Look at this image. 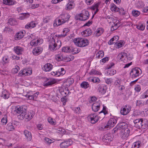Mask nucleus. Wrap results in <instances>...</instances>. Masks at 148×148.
I'll return each instance as SVG.
<instances>
[{
    "mask_svg": "<svg viewBox=\"0 0 148 148\" xmlns=\"http://www.w3.org/2000/svg\"><path fill=\"white\" fill-rule=\"evenodd\" d=\"M16 111L17 113L19 114L18 116L21 120H22L25 118L29 121L33 118L35 115V112L32 110H30L26 112V110L22 107H16Z\"/></svg>",
    "mask_w": 148,
    "mask_h": 148,
    "instance_id": "f257e3e1",
    "label": "nucleus"
},
{
    "mask_svg": "<svg viewBox=\"0 0 148 148\" xmlns=\"http://www.w3.org/2000/svg\"><path fill=\"white\" fill-rule=\"evenodd\" d=\"M49 49L51 51H54L59 49L61 45V42L56 36L50 38L48 41Z\"/></svg>",
    "mask_w": 148,
    "mask_h": 148,
    "instance_id": "f03ea898",
    "label": "nucleus"
},
{
    "mask_svg": "<svg viewBox=\"0 0 148 148\" xmlns=\"http://www.w3.org/2000/svg\"><path fill=\"white\" fill-rule=\"evenodd\" d=\"M70 17V14L65 12L62 13L56 19L53 23L54 27L60 26L68 21Z\"/></svg>",
    "mask_w": 148,
    "mask_h": 148,
    "instance_id": "7ed1b4c3",
    "label": "nucleus"
},
{
    "mask_svg": "<svg viewBox=\"0 0 148 148\" xmlns=\"http://www.w3.org/2000/svg\"><path fill=\"white\" fill-rule=\"evenodd\" d=\"M75 44L80 47H84L87 46L89 44L88 40L82 38H77L73 40Z\"/></svg>",
    "mask_w": 148,
    "mask_h": 148,
    "instance_id": "20e7f679",
    "label": "nucleus"
},
{
    "mask_svg": "<svg viewBox=\"0 0 148 148\" xmlns=\"http://www.w3.org/2000/svg\"><path fill=\"white\" fill-rule=\"evenodd\" d=\"M29 39L32 40L30 42L31 46H36L41 44L43 42L42 39L40 38L36 39L34 34H31L29 36Z\"/></svg>",
    "mask_w": 148,
    "mask_h": 148,
    "instance_id": "39448f33",
    "label": "nucleus"
},
{
    "mask_svg": "<svg viewBox=\"0 0 148 148\" xmlns=\"http://www.w3.org/2000/svg\"><path fill=\"white\" fill-rule=\"evenodd\" d=\"M117 122V119L116 118H110L107 124L104 126L101 127L102 128L103 130L106 129H109L111 127H114Z\"/></svg>",
    "mask_w": 148,
    "mask_h": 148,
    "instance_id": "423d86ee",
    "label": "nucleus"
},
{
    "mask_svg": "<svg viewBox=\"0 0 148 148\" xmlns=\"http://www.w3.org/2000/svg\"><path fill=\"white\" fill-rule=\"evenodd\" d=\"M102 6V4L100 1L95 2L91 7V9L94 15L99 11L100 9Z\"/></svg>",
    "mask_w": 148,
    "mask_h": 148,
    "instance_id": "0eeeda50",
    "label": "nucleus"
},
{
    "mask_svg": "<svg viewBox=\"0 0 148 148\" xmlns=\"http://www.w3.org/2000/svg\"><path fill=\"white\" fill-rule=\"evenodd\" d=\"M89 17V14L88 11L84 10L82 11L81 13L77 15V18L81 21H85Z\"/></svg>",
    "mask_w": 148,
    "mask_h": 148,
    "instance_id": "6e6552de",
    "label": "nucleus"
},
{
    "mask_svg": "<svg viewBox=\"0 0 148 148\" xmlns=\"http://www.w3.org/2000/svg\"><path fill=\"white\" fill-rule=\"evenodd\" d=\"M88 119L91 123L95 124L100 119L99 117L96 114H91L88 116Z\"/></svg>",
    "mask_w": 148,
    "mask_h": 148,
    "instance_id": "1a4fd4ad",
    "label": "nucleus"
},
{
    "mask_svg": "<svg viewBox=\"0 0 148 148\" xmlns=\"http://www.w3.org/2000/svg\"><path fill=\"white\" fill-rule=\"evenodd\" d=\"M131 107L129 105H126L122 107L120 110V113L123 115L128 114L131 110Z\"/></svg>",
    "mask_w": 148,
    "mask_h": 148,
    "instance_id": "9d476101",
    "label": "nucleus"
},
{
    "mask_svg": "<svg viewBox=\"0 0 148 148\" xmlns=\"http://www.w3.org/2000/svg\"><path fill=\"white\" fill-rule=\"evenodd\" d=\"M39 94V92L34 93L31 91L28 92L25 96L29 99L35 100L37 98Z\"/></svg>",
    "mask_w": 148,
    "mask_h": 148,
    "instance_id": "9b49d317",
    "label": "nucleus"
},
{
    "mask_svg": "<svg viewBox=\"0 0 148 148\" xmlns=\"http://www.w3.org/2000/svg\"><path fill=\"white\" fill-rule=\"evenodd\" d=\"M141 73V70L138 67L133 69L131 72L130 74L133 78L138 77Z\"/></svg>",
    "mask_w": 148,
    "mask_h": 148,
    "instance_id": "f8f14e48",
    "label": "nucleus"
},
{
    "mask_svg": "<svg viewBox=\"0 0 148 148\" xmlns=\"http://www.w3.org/2000/svg\"><path fill=\"white\" fill-rule=\"evenodd\" d=\"M111 23L112 27L111 28V30L112 31L117 29L120 26L119 21L116 18H113Z\"/></svg>",
    "mask_w": 148,
    "mask_h": 148,
    "instance_id": "ddd939ff",
    "label": "nucleus"
},
{
    "mask_svg": "<svg viewBox=\"0 0 148 148\" xmlns=\"http://www.w3.org/2000/svg\"><path fill=\"white\" fill-rule=\"evenodd\" d=\"M117 58L119 60L123 61L124 62H126L128 59L127 54L124 52L119 53L117 56Z\"/></svg>",
    "mask_w": 148,
    "mask_h": 148,
    "instance_id": "4468645a",
    "label": "nucleus"
},
{
    "mask_svg": "<svg viewBox=\"0 0 148 148\" xmlns=\"http://www.w3.org/2000/svg\"><path fill=\"white\" fill-rule=\"evenodd\" d=\"M32 73V70L31 69H25L20 71L18 73V75L20 76L29 75Z\"/></svg>",
    "mask_w": 148,
    "mask_h": 148,
    "instance_id": "2eb2a0df",
    "label": "nucleus"
},
{
    "mask_svg": "<svg viewBox=\"0 0 148 148\" xmlns=\"http://www.w3.org/2000/svg\"><path fill=\"white\" fill-rule=\"evenodd\" d=\"M121 131V136L123 139H126L129 135L130 130L128 128L122 130Z\"/></svg>",
    "mask_w": 148,
    "mask_h": 148,
    "instance_id": "dca6fc26",
    "label": "nucleus"
},
{
    "mask_svg": "<svg viewBox=\"0 0 148 148\" xmlns=\"http://www.w3.org/2000/svg\"><path fill=\"white\" fill-rule=\"evenodd\" d=\"M59 82V81L56 79L53 78H50L49 79L46 83L44 84V86H50L54 84H56Z\"/></svg>",
    "mask_w": 148,
    "mask_h": 148,
    "instance_id": "f3484780",
    "label": "nucleus"
},
{
    "mask_svg": "<svg viewBox=\"0 0 148 148\" xmlns=\"http://www.w3.org/2000/svg\"><path fill=\"white\" fill-rule=\"evenodd\" d=\"M24 50V49L23 47L18 46L14 47L13 48L14 51L18 55L22 54Z\"/></svg>",
    "mask_w": 148,
    "mask_h": 148,
    "instance_id": "a211bd4d",
    "label": "nucleus"
},
{
    "mask_svg": "<svg viewBox=\"0 0 148 148\" xmlns=\"http://www.w3.org/2000/svg\"><path fill=\"white\" fill-rule=\"evenodd\" d=\"M72 143V140L70 139H69L61 143L60 144V146L61 148H66L68 146L70 145Z\"/></svg>",
    "mask_w": 148,
    "mask_h": 148,
    "instance_id": "6ab92c4d",
    "label": "nucleus"
},
{
    "mask_svg": "<svg viewBox=\"0 0 148 148\" xmlns=\"http://www.w3.org/2000/svg\"><path fill=\"white\" fill-rule=\"evenodd\" d=\"M74 0H69V3L66 4L65 9L67 10H70L73 9L75 5Z\"/></svg>",
    "mask_w": 148,
    "mask_h": 148,
    "instance_id": "aec40b11",
    "label": "nucleus"
},
{
    "mask_svg": "<svg viewBox=\"0 0 148 148\" xmlns=\"http://www.w3.org/2000/svg\"><path fill=\"white\" fill-rule=\"evenodd\" d=\"M53 65L49 63H47L45 64L42 68V70L46 72L51 71L53 68Z\"/></svg>",
    "mask_w": 148,
    "mask_h": 148,
    "instance_id": "412c9836",
    "label": "nucleus"
},
{
    "mask_svg": "<svg viewBox=\"0 0 148 148\" xmlns=\"http://www.w3.org/2000/svg\"><path fill=\"white\" fill-rule=\"evenodd\" d=\"M107 89L106 86L104 84L99 85L98 88L99 92L102 95L105 93Z\"/></svg>",
    "mask_w": 148,
    "mask_h": 148,
    "instance_id": "4be33fe9",
    "label": "nucleus"
},
{
    "mask_svg": "<svg viewBox=\"0 0 148 148\" xmlns=\"http://www.w3.org/2000/svg\"><path fill=\"white\" fill-rule=\"evenodd\" d=\"M42 48L40 47H37L34 49L32 50L33 54L35 56H38L42 53Z\"/></svg>",
    "mask_w": 148,
    "mask_h": 148,
    "instance_id": "5701e85b",
    "label": "nucleus"
},
{
    "mask_svg": "<svg viewBox=\"0 0 148 148\" xmlns=\"http://www.w3.org/2000/svg\"><path fill=\"white\" fill-rule=\"evenodd\" d=\"M23 134L25 136L27 141H30L32 139V135L31 133L27 130H25Z\"/></svg>",
    "mask_w": 148,
    "mask_h": 148,
    "instance_id": "b1692460",
    "label": "nucleus"
},
{
    "mask_svg": "<svg viewBox=\"0 0 148 148\" xmlns=\"http://www.w3.org/2000/svg\"><path fill=\"white\" fill-rule=\"evenodd\" d=\"M100 104L99 102L94 103L92 105V109L94 112H97L99 109Z\"/></svg>",
    "mask_w": 148,
    "mask_h": 148,
    "instance_id": "393cba45",
    "label": "nucleus"
},
{
    "mask_svg": "<svg viewBox=\"0 0 148 148\" xmlns=\"http://www.w3.org/2000/svg\"><path fill=\"white\" fill-rule=\"evenodd\" d=\"M92 33V30L90 29H87L82 32L81 34L83 37H85L89 36Z\"/></svg>",
    "mask_w": 148,
    "mask_h": 148,
    "instance_id": "a878e982",
    "label": "nucleus"
},
{
    "mask_svg": "<svg viewBox=\"0 0 148 148\" xmlns=\"http://www.w3.org/2000/svg\"><path fill=\"white\" fill-rule=\"evenodd\" d=\"M104 31V29L102 27L97 29L95 32V35L96 37H99L101 36Z\"/></svg>",
    "mask_w": 148,
    "mask_h": 148,
    "instance_id": "bb28decb",
    "label": "nucleus"
},
{
    "mask_svg": "<svg viewBox=\"0 0 148 148\" xmlns=\"http://www.w3.org/2000/svg\"><path fill=\"white\" fill-rule=\"evenodd\" d=\"M25 33V31H21L17 33L15 35L16 40H18L21 39L24 36Z\"/></svg>",
    "mask_w": 148,
    "mask_h": 148,
    "instance_id": "cd10ccee",
    "label": "nucleus"
},
{
    "mask_svg": "<svg viewBox=\"0 0 148 148\" xmlns=\"http://www.w3.org/2000/svg\"><path fill=\"white\" fill-rule=\"evenodd\" d=\"M112 137L110 134H107L105 135L103 138V141L106 143L110 142L112 140Z\"/></svg>",
    "mask_w": 148,
    "mask_h": 148,
    "instance_id": "c85d7f7f",
    "label": "nucleus"
},
{
    "mask_svg": "<svg viewBox=\"0 0 148 148\" xmlns=\"http://www.w3.org/2000/svg\"><path fill=\"white\" fill-rule=\"evenodd\" d=\"M9 93L6 90H4L3 91L1 95V97L3 98L4 99H8L9 98Z\"/></svg>",
    "mask_w": 148,
    "mask_h": 148,
    "instance_id": "c756f323",
    "label": "nucleus"
},
{
    "mask_svg": "<svg viewBox=\"0 0 148 148\" xmlns=\"http://www.w3.org/2000/svg\"><path fill=\"white\" fill-rule=\"evenodd\" d=\"M55 58L58 61H63L64 58L62 53L61 52H58V53L55 55Z\"/></svg>",
    "mask_w": 148,
    "mask_h": 148,
    "instance_id": "7c9ffc66",
    "label": "nucleus"
},
{
    "mask_svg": "<svg viewBox=\"0 0 148 148\" xmlns=\"http://www.w3.org/2000/svg\"><path fill=\"white\" fill-rule=\"evenodd\" d=\"M62 51L63 52L70 53H71L73 52V48L72 47H64L62 48Z\"/></svg>",
    "mask_w": 148,
    "mask_h": 148,
    "instance_id": "2f4dec72",
    "label": "nucleus"
},
{
    "mask_svg": "<svg viewBox=\"0 0 148 148\" xmlns=\"http://www.w3.org/2000/svg\"><path fill=\"white\" fill-rule=\"evenodd\" d=\"M119 36H114L109 41L108 43L109 45H112L113 43H116L119 40Z\"/></svg>",
    "mask_w": 148,
    "mask_h": 148,
    "instance_id": "473e14b6",
    "label": "nucleus"
},
{
    "mask_svg": "<svg viewBox=\"0 0 148 148\" xmlns=\"http://www.w3.org/2000/svg\"><path fill=\"white\" fill-rule=\"evenodd\" d=\"M2 2L3 4L9 6L13 5L15 3L13 0H3Z\"/></svg>",
    "mask_w": 148,
    "mask_h": 148,
    "instance_id": "72a5a7b5",
    "label": "nucleus"
},
{
    "mask_svg": "<svg viewBox=\"0 0 148 148\" xmlns=\"http://www.w3.org/2000/svg\"><path fill=\"white\" fill-rule=\"evenodd\" d=\"M36 25L35 22L32 21L30 23H27L25 26V28L27 29H30L34 28Z\"/></svg>",
    "mask_w": 148,
    "mask_h": 148,
    "instance_id": "f704fd0d",
    "label": "nucleus"
},
{
    "mask_svg": "<svg viewBox=\"0 0 148 148\" xmlns=\"http://www.w3.org/2000/svg\"><path fill=\"white\" fill-rule=\"evenodd\" d=\"M119 128L121 130L123 129H126L128 128L127 124L124 122H121L118 124V126Z\"/></svg>",
    "mask_w": 148,
    "mask_h": 148,
    "instance_id": "c9c22d12",
    "label": "nucleus"
},
{
    "mask_svg": "<svg viewBox=\"0 0 148 148\" xmlns=\"http://www.w3.org/2000/svg\"><path fill=\"white\" fill-rule=\"evenodd\" d=\"M57 76H59L61 75H63L65 73V71L63 68H61L59 69L57 71Z\"/></svg>",
    "mask_w": 148,
    "mask_h": 148,
    "instance_id": "e433bc0d",
    "label": "nucleus"
},
{
    "mask_svg": "<svg viewBox=\"0 0 148 148\" xmlns=\"http://www.w3.org/2000/svg\"><path fill=\"white\" fill-rule=\"evenodd\" d=\"M88 79L90 81L92 82L95 83H99L100 82V79L96 77H90L88 78Z\"/></svg>",
    "mask_w": 148,
    "mask_h": 148,
    "instance_id": "4c0bfd02",
    "label": "nucleus"
},
{
    "mask_svg": "<svg viewBox=\"0 0 148 148\" xmlns=\"http://www.w3.org/2000/svg\"><path fill=\"white\" fill-rule=\"evenodd\" d=\"M89 74L91 75H101V73L95 69H92L89 73Z\"/></svg>",
    "mask_w": 148,
    "mask_h": 148,
    "instance_id": "58836bf2",
    "label": "nucleus"
},
{
    "mask_svg": "<svg viewBox=\"0 0 148 148\" xmlns=\"http://www.w3.org/2000/svg\"><path fill=\"white\" fill-rule=\"evenodd\" d=\"M110 9L113 12H117L119 10V8L114 4L111 5Z\"/></svg>",
    "mask_w": 148,
    "mask_h": 148,
    "instance_id": "ea45409f",
    "label": "nucleus"
},
{
    "mask_svg": "<svg viewBox=\"0 0 148 148\" xmlns=\"http://www.w3.org/2000/svg\"><path fill=\"white\" fill-rule=\"evenodd\" d=\"M104 55V52L102 51H99L96 55V58H102Z\"/></svg>",
    "mask_w": 148,
    "mask_h": 148,
    "instance_id": "a19ab883",
    "label": "nucleus"
},
{
    "mask_svg": "<svg viewBox=\"0 0 148 148\" xmlns=\"http://www.w3.org/2000/svg\"><path fill=\"white\" fill-rule=\"evenodd\" d=\"M124 45V42L122 41H121L116 43L114 45L116 48L119 49L121 47Z\"/></svg>",
    "mask_w": 148,
    "mask_h": 148,
    "instance_id": "79ce46f5",
    "label": "nucleus"
},
{
    "mask_svg": "<svg viewBox=\"0 0 148 148\" xmlns=\"http://www.w3.org/2000/svg\"><path fill=\"white\" fill-rule=\"evenodd\" d=\"M69 28H64L63 29V34L61 35H59L58 37H60L61 36L65 37L67 35V33L69 32Z\"/></svg>",
    "mask_w": 148,
    "mask_h": 148,
    "instance_id": "37998d69",
    "label": "nucleus"
},
{
    "mask_svg": "<svg viewBox=\"0 0 148 148\" xmlns=\"http://www.w3.org/2000/svg\"><path fill=\"white\" fill-rule=\"evenodd\" d=\"M145 25L141 23H139L136 26L138 29L141 31H143L145 29Z\"/></svg>",
    "mask_w": 148,
    "mask_h": 148,
    "instance_id": "c03bdc74",
    "label": "nucleus"
},
{
    "mask_svg": "<svg viewBox=\"0 0 148 148\" xmlns=\"http://www.w3.org/2000/svg\"><path fill=\"white\" fill-rule=\"evenodd\" d=\"M107 71V74L109 76H112L116 73V71L114 70L109 69Z\"/></svg>",
    "mask_w": 148,
    "mask_h": 148,
    "instance_id": "a18cd8bd",
    "label": "nucleus"
},
{
    "mask_svg": "<svg viewBox=\"0 0 148 148\" xmlns=\"http://www.w3.org/2000/svg\"><path fill=\"white\" fill-rule=\"evenodd\" d=\"M81 87L84 89H86L89 86V85L88 83L86 82H83L80 85Z\"/></svg>",
    "mask_w": 148,
    "mask_h": 148,
    "instance_id": "49530a36",
    "label": "nucleus"
},
{
    "mask_svg": "<svg viewBox=\"0 0 148 148\" xmlns=\"http://www.w3.org/2000/svg\"><path fill=\"white\" fill-rule=\"evenodd\" d=\"M47 120L48 122L51 125H55L56 124V121L51 117H49Z\"/></svg>",
    "mask_w": 148,
    "mask_h": 148,
    "instance_id": "de8ad7c7",
    "label": "nucleus"
},
{
    "mask_svg": "<svg viewBox=\"0 0 148 148\" xmlns=\"http://www.w3.org/2000/svg\"><path fill=\"white\" fill-rule=\"evenodd\" d=\"M148 97V89L147 90L141 95L140 98L142 99H144Z\"/></svg>",
    "mask_w": 148,
    "mask_h": 148,
    "instance_id": "09e8293b",
    "label": "nucleus"
},
{
    "mask_svg": "<svg viewBox=\"0 0 148 148\" xmlns=\"http://www.w3.org/2000/svg\"><path fill=\"white\" fill-rule=\"evenodd\" d=\"M2 61L3 64H6L9 62V57L7 56H4L3 58Z\"/></svg>",
    "mask_w": 148,
    "mask_h": 148,
    "instance_id": "8fccbe9b",
    "label": "nucleus"
},
{
    "mask_svg": "<svg viewBox=\"0 0 148 148\" xmlns=\"http://www.w3.org/2000/svg\"><path fill=\"white\" fill-rule=\"evenodd\" d=\"M9 22L10 25H16L17 23L16 20L13 18H11L10 19Z\"/></svg>",
    "mask_w": 148,
    "mask_h": 148,
    "instance_id": "3c124183",
    "label": "nucleus"
},
{
    "mask_svg": "<svg viewBox=\"0 0 148 148\" xmlns=\"http://www.w3.org/2000/svg\"><path fill=\"white\" fill-rule=\"evenodd\" d=\"M1 122L2 125H5L7 122V116L5 115L2 119Z\"/></svg>",
    "mask_w": 148,
    "mask_h": 148,
    "instance_id": "603ef678",
    "label": "nucleus"
},
{
    "mask_svg": "<svg viewBox=\"0 0 148 148\" xmlns=\"http://www.w3.org/2000/svg\"><path fill=\"white\" fill-rule=\"evenodd\" d=\"M74 82V80L73 78H68L66 81V82L68 84L69 86H70L73 84Z\"/></svg>",
    "mask_w": 148,
    "mask_h": 148,
    "instance_id": "864d4df0",
    "label": "nucleus"
},
{
    "mask_svg": "<svg viewBox=\"0 0 148 148\" xmlns=\"http://www.w3.org/2000/svg\"><path fill=\"white\" fill-rule=\"evenodd\" d=\"M7 129L9 131H11L14 130V128L11 123H8L7 125Z\"/></svg>",
    "mask_w": 148,
    "mask_h": 148,
    "instance_id": "5fc2aeb1",
    "label": "nucleus"
},
{
    "mask_svg": "<svg viewBox=\"0 0 148 148\" xmlns=\"http://www.w3.org/2000/svg\"><path fill=\"white\" fill-rule=\"evenodd\" d=\"M141 142L139 141L134 142L133 145L134 148H138L140 146Z\"/></svg>",
    "mask_w": 148,
    "mask_h": 148,
    "instance_id": "6e6d98bb",
    "label": "nucleus"
},
{
    "mask_svg": "<svg viewBox=\"0 0 148 148\" xmlns=\"http://www.w3.org/2000/svg\"><path fill=\"white\" fill-rule=\"evenodd\" d=\"M132 13L133 16L135 17L138 16L140 14V12L139 11L136 10H133L132 12Z\"/></svg>",
    "mask_w": 148,
    "mask_h": 148,
    "instance_id": "4d7b16f0",
    "label": "nucleus"
},
{
    "mask_svg": "<svg viewBox=\"0 0 148 148\" xmlns=\"http://www.w3.org/2000/svg\"><path fill=\"white\" fill-rule=\"evenodd\" d=\"M109 60V58L107 57H106L101 60L100 61V63L101 64H103L107 61H108Z\"/></svg>",
    "mask_w": 148,
    "mask_h": 148,
    "instance_id": "13d9d810",
    "label": "nucleus"
},
{
    "mask_svg": "<svg viewBox=\"0 0 148 148\" xmlns=\"http://www.w3.org/2000/svg\"><path fill=\"white\" fill-rule=\"evenodd\" d=\"M106 83L108 84H111L113 82V79L112 78H109L105 79Z\"/></svg>",
    "mask_w": 148,
    "mask_h": 148,
    "instance_id": "bf43d9fd",
    "label": "nucleus"
},
{
    "mask_svg": "<svg viewBox=\"0 0 148 148\" xmlns=\"http://www.w3.org/2000/svg\"><path fill=\"white\" fill-rule=\"evenodd\" d=\"M39 6L38 4H32L29 5V8L30 9H34L38 8Z\"/></svg>",
    "mask_w": 148,
    "mask_h": 148,
    "instance_id": "052dcab7",
    "label": "nucleus"
},
{
    "mask_svg": "<svg viewBox=\"0 0 148 148\" xmlns=\"http://www.w3.org/2000/svg\"><path fill=\"white\" fill-rule=\"evenodd\" d=\"M19 69V67L17 65H16L15 68L12 69V72L14 73H16L18 72Z\"/></svg>",
    "mask_w": 148,
    "mask_h": 148,
    "instance_id": "680f3d73",
    "label": "nucleus"
},
{
    "mask_svg": "<svg viewBox=\"0 0 148 148\" xmlns=\"http://www.w3.org/2000/svg\"><path fill=\"white\" fill-rule=\"evenodd\" d=\"M73 110L76 113H79L81 112V110L79 107H76L74 108Z\"/></svg>",
    "mask_w": 148,
    "mask_h": 148,
    "instance_id": "e2e57ef3",
    "label": "nucleus"
},
{
    "mask_svg": "<svg viewBox=\"0 0 148 148\" xmlns=\"http://www.w3.org/2000/svg\"><path fill=\"white\" fill-rule=\"evenodd\" d=\"M143 123H144V121H143L142 119H141L140 121L138 123V124L136 125H138L139 127H143Z\"/></svg>",
    "mask_w": 148,
    "mask_h": 148,
    "instance_id": "0e129e2a",
    "label": "nucleus"
},
{
    "mask_svg": "<svg viewBox=\"0 0 148 148\" xmlns=\"http://www.w3.org/2000/svg\"><path fill=\"white\" fill-rule=\"evenodd\" d=\"M135 90L137 92H139L141 90V87L139 85H136L135 86L134 88Z\"/></svg>",
    "mask_w": 148,
    "mask_h": 148,
    "instance_id": "69168bd1",
    "label": "nucleus"
},
{
    "mask_svg": "<svg viewBox=\"0 0 148 148\" xmlns=\"http://www.w3.org/2000/svg\"><path fill=\"white\" fill-rule=\"evenodd\" d=\"M11 58H12L13 60H20V57L14 54H12Z\"/></svg>",
    "mask_w": 148,
    "mask_h": 148,
    "instance_id": "338daca9",
    "label": "nucleus"
},
{
    "mask_svg": "<svg viewBox=\"0 0 148 148\" xmlns=\"http://www.w3.org/2000/svg\"><path fill=\"white\" fill-rule=\"evenodd\" d=\"M45 142L48 144H50L52 143V140L48 138H45Z\"/></svg>",
    "mask_w": 148,
    "mask_h": 148,
    "instance_id": "774afa93",
    "label": "nucleus"
}]
</instances>
